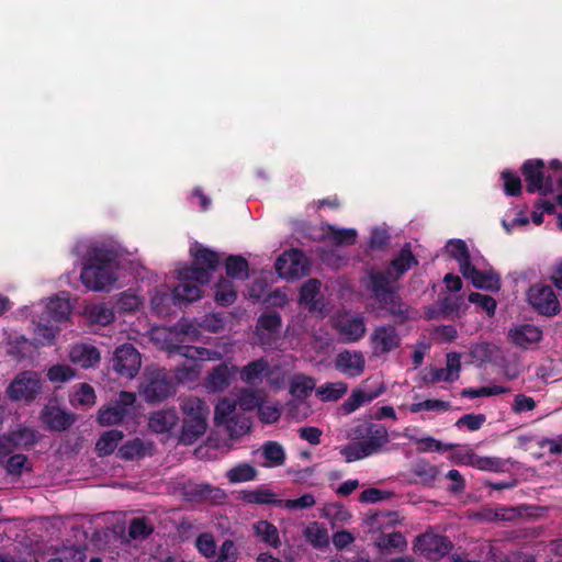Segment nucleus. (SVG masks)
<instances>
[{"mask_svg": "<svg viewBox=\"0 0 562 562\" xmlns=\"http://www.w3.org/2000/svg\"><path fill=\"white\" fill-rule=\"evenodd\" d=\"M191 266L178 269L180 283L172 291L175 303H191L202 295L201 285L209 283L211 272L220 266V255L206 247L198 246L193 251Z\"/></svg>", "mask_w": 562, "mask_h": 562, "instance_id": "obj_1", "label": "nucleus"}, {"mask_svg": "<svg viewBox=\"0 0 562 562\" xmlns=\"http://www.w3.org/2000/svg\"><path fill=\"white\" fill-rule=\"evenodd\" d=\"M397 282L391 271L371 269L368 274L366 289L378 302L379 307L385 311L395 324L402 325L411 318V307L403 302L392 283Z\"/></svg>", "mask_w": 562, "mask_h": 562, "instance_id": "obj_2", "label": "nucleus"}, {"mask_svg": "<svg viewBox=\"0 0 562 562\" xmlns=\"http://www.w3.org/2000/svg\"><path fill=\"white\" fill-rule=\"evenodd\" d=\"M119 258L114 248H94L81 270V282L93 291H109L116 281Z\"/></svg>", "mask_w": 562, "mask_h": 562, "instance_id": "obj_3", "label": "nucleus"}, {"mask_svg": "<svg viewBox=\"0 0 562 562\" xmlns=\"http://www.w3.org/2000/svg\"><path fill=\"white\" fill-rule=\"evenodd\" d=\"M355 435L360 440L348 443L340 451L347 462L358 461L379 453L383 446L390 441L386 427L373 423L358 426L355 429Z\"/></svg>", "mask_w": 562, "mask_h": 562, "instance_id": "obj_4", "label": "nucleus"}, {"mask_svg": "<svg viewBox=\"0 0 562 562\" xmlns=\"http://www.w3.org/2000/svg\"><path fill=\"white\" fill-rule=\"evenodd\" d=\"M168 352L170 355L183 357L188 360L187 363H183L176 369L173 378L177 379L179 383L193 381L198 378L202 368L198 360H217L221 357L220 352L215 350L183 344H170L168 346Z\"/></svg>", "mask_w": 562, "mask_h": 562, "instance_id": "obj_5", "label": "nucleus"}, {"mask_svg": "<svg viewBox=\"0 0 562 562\" xmlns=\"http://www.w3.org/2000/svg\"><path fill=\"white\" fill-rule=\"evenodd\" d=\"M546 164L542 159H527L520 167L528 193L547 196L554 192L553 176L544 173Z\"/></svg>", "mask_w": 562, "mask_h": 562, "instance_id": "obj_6", "label": "nucleus"}, {"mask_svg": "<svg viewBox=\"0 0 562 562\" xmlns=\"http://www.w3.org/2000/svg\"><path fill=\"white\" fill-rule=\"evenodd\" d=\"M43 386L41 375L32 370L18 373L7 387V396L14 402L31 403L35 401Z\"/></svg>", "mask_w": 562, "mask_h": 562, "instance_id": "obj_7", "label": "nucleus"}, {"mask_svg": "<svg viewBox=\"0 0 562 562\" xmlns=\"http://www.w3.org/2000/svg\"><path fill=\"white\" fill-rule=\"evenodd\" d=\"M175 391V378L166 369L158 368L146 372L143 394L148 403L161 402Z\"/></svg>", "mask_w": 562, "mask_h": 562, "instance_id": "obj_8", "label": "nucleus"}, {"mask_svg": "<svg viewBox=\"0 0 562 562\" xmlns=\"http://www.w3.org/2000/svg\"><path fill=\"white\" fill-rule=\"evenodd\" d=\"M274 269L281 278L294 280L308 274L310 262L301 249L292 248L278 257Z\"/></svg>", "mask_w": 562, "mask_h": 562, "instance_id": "obj_9", "label": "nucleus"}, {"mask_svg": "<svg viewBox=\"0 0 562 562\" xmlns=\"http://www.w3.org/2000/svg\"><path fill=\"white\" fill-rule=\"evenodd\" d=\"M135 402L136 395L134 393L121 391L114 401L99 409V424L101 426H111L122 423L131 414V408Z\"/></svg>", "mask_w": 562, "mask_h": 562, "instance_id": "obj_10", "label": "nucleus"}, {"mask_svg": "<svg viewBox=\"0 0 562 562\" xmlns=\"http://www.w3.org/2000/svg\"><path fill=\"white\" fill-rule=\"evenodd\" d=\"M142 366V357L132 344L119 346L112 358V368L121 376L133 379Z\"/></svg>", "mask_w": 562, "mask_h": 562, "instance_id": "obj_11", "label": "nucleus"}, {"mask_svg": "<svg viewBox=\"0 0 562 562\" xmlns=\"http://www.w3.org/2000/svg\"><path fill=\"white\" fill-rule=\"evenodd\" d=\"M528 301L541 315L554 316L560 312L559 300L550 285H532L528 291Z\"/></svg>", "mask_w": 562, "mask_h": 562, "instance_id": "obj_12", "label": "nucleus"}, {"mask_svg": "<svg viewBox=\"0 0 562 562\" xmlns=\"http://www.w3.org/2000/svg\"><path fill=\"white\" fill-rule=\"evenodd\" d=\"M416 547L429 560H438L450 552L452 542L447 536L425 532L417 537Z\"/></svg>", "mask_w": 562, "mask_h": 562, "instance_id": "obj_13", "label": "nucleus"}, {"mask_svg": "<svg viewBox=\"0 0 562 562\" xmlns=\"http://www.w3.org/2000/svg\"><path fill=\"white\" fill-rule=\"evenodd\" d=\"M370 340L375 356L389 353L401 346V337L393 325L378 326Z\"/></svg>", "mask_w": 562, "mask_h": 562, "instance_id": "obj_14", "label": "nucleus"}, {"mask_svg": "<svg viewBox=\"0 0 562 562\" xmlns=\"http://www.w3.org/2000/svg\"><path fill=\"white\" fill-rule=\"evenodd\" d=\"M334 328L346 344L359 341L367 331L364 317L360 314L336 321Z\"/></svg>", "mask_w": 562, "mask_h": 562, "instance_id": "obj_15", "label": "nucleus"}, {"mask_svg": "<svg viewBox=\"0 0 562 562\" xmlns=\"http://www.w3.org/2000/svg\"><path fill=\"white\" fill-rule=\"evenodd\" d=\"M335 368L349 378H356L363 373L366 359L361 351L344 350L336 356Z\"/></svg>", "mask_w": 562, "mask_h": 562, "instance_id": "obj_16", "label": "nucleus"}, {"mask_svg": "<svg viewBox=\"0 0 562 562\" xmlns=\"http://www.w3.org/2000/svg\"><path fill=\"white\" fill-rule=\"evenodd\" d=\"M75 415L58 406H46L42 412V420L52 431H65L75 423Z\"/></svg>", "mask_w": 562, "mask_h": 562, "instance_id": "obj_17", "label": "nucleus"}, {"mask_svg": "<svg viewBox=\"0 0 562 562\" xmlns=\"http://www.w3.org/2000/svg\"><path fill=\"white\" fill-rule=\"evenodd\" d=\"M236 368L222 362L214 367L207 374L204 386L209 392L217 393L227 389Z\"/></svg>", "mask_w": 562, "mask_h": 562, "instance_id": "obj_18", "label": "nucleus"}, {"mask_svg": "<svg viewBox=\"0 0 562 562\" xmlns=\"http://www.w3.org/2000/svg\"><path fill=\"white\" fill-rule=\"evenodd\" d=\"M508 337L520 348H528L542 339V330L532 324H520L509 329Z\"/></svg>", "mask_w": 562, "mask_h": 562, "instance_id": "obj_19", "label": "nucleus"}, {"mask_svg": "<svg viewBox=\"0 0 562 562\" xmlns=\"http://www.w3.org/2000/svg\"><path fill=\"white\" fill-rule=\"evenodd\" d=\"M179 424V416L175 408L154 412L148 419V427L156 434L171 432Z\"/></svg>", "mask_w": 562, "mask_h": 562, "instance_id": "obj_20", "label": "nucleus"}, {"mask_svg": "<svg viewBox=\"0 0 562 562\" xmlns=\"http://www.w3.org/2000/svg\"><path fill=\"white\" fill-rule=\"evenodd\" d=\"M69 359L81 368H93L100 362V352L92 345L77 344L70 349Z\"/></svg>", "mask_w": 562, "mask_h": 562, "instance_id": "obj_21", "label": "nucleus"}, {"mask_svg": "<svg viewBox=\"0 0 562 562\" xmlns=\"http://www.w3.org/2000/svg\"><path fill=\"white\" fill-rule=\"evenodd\" d=\"M207 428V417L183 418L179 441L183 445H193L202 437Z\"/></svg>", "mask_w": 562, "mask_h": 562, "instance_id": "obj_22", "label": "nucleus"}, {"mask_svg": "<svg viewBox=\"0 0 562 562\" xmlns=\"http://www.w3.org/2000/svg\"><path fill=\"white\" fill-rule=\"evenodd\" d=\"M237 403L231 398L224 397L218 401L215 406L214 412V420L217 425H225L226 428L231 431V435H238L235 431L234 427L236 425L235 420V409Z\"/></svg>", "mask_w": 562, "mask_h": 562, "instance_id": "obj_23", "label": "nucleus"}, {"mask_svg": "<svg viewBox=\"0 0 562 562\" xmlns=\"http://www.w3.org/2000/svg\"><path fill=\"white\" fill-rule=\"evenodd\" d=\"M71 313V305L68 297L56 295L50 297L46 304L44 316L47 317L48 323H61L68 319Z\"/></svg>", "mask_w": 562, "mask_h": 562, "instance_id": "obj_24", "label": "nucleus"}, {"mask_svg": "<svg viewBox=\"0 0 562 562\" xmlns=\"http://www.w3.org/2000/svg\"><path fill=\"white\" fill-rule=\"evenodd\" d=\"M238 498L246 504L255 505H281L274 492L269 488L258 487L256 490H244L239 492Z\"/></svg>", "mask_w": 562, "mask_h": 562, "instance_id": "obj_25", "label": "nucleus"}, {"mask_svg": "<svg viewBox=\"0 0 562 562\" xmlns=\"http://www.w3.org/2000/svg\"><path fill=\"white\" fill-rule=\"evenodd\" d=\"M418 260L413 255L409 247H403L398 255L391 260L389 267L386 268L391 271L395 280H400L412 267L417 266Z\"/></svg>", "mask_w": 562, "mask_h": 562, "instance_id": "obj_26", "label": "nucleus"}, {"mask_svg": "<svg viewBox=\"0 0 562 562\" xmlns=\"http://www.w3.org/2000/svg\"><path fill=\"white\" fill-rule=\"evenodd\" d=\"M268 369L269 363L263 358L250 361L240 370V379L247 384L255 385L262 380Z\"/></svg>", "mask_w": 562, "mask_h": 562, "instance_id": "obj_27", "label": "nucleus"}, {"mask_svg": "<svg viewBox=\"0 0 562 562\" xmlns=\"http://www.w3.org/2000/svg\"><path fill=\"white\" fill-rule=\"evenodd\" d=\"M375 546L381 551H403L407 547L405 537L400 531L381 533L374 540Z\"/></svg>", "mask_w": 562, "mask_h": 562, "instance_id": "obj_28", "label": "nucleus"}, {"mask_svg": "<svg viewBox=\"0 0 562 562\" xmlns=\"http://www.w3.org/2000/svg\"><path fill=\"white\" fill-rule=\"evenodd\" d=\"M184 495L191 502H203L216 499L220 495H223V491L210 484L202 483L187 486Z\"/></svg>", "mask_w": 562, "mask_h": 562, "instance_id": "obj_29", "label": "nucleus"}, {"mask_svg": "<svg viewBox=\"0 0 562 562\" xmlns=\"http://www.w3.org/2000/svg\"><path fill=\"white\" fill-rule=\"evenodd\" d=\"M237 299V291L233 281L221 278L215 283L214 300L221 306H229Z\"/></svg>", "mask_w": 562, "mask_h": 562, "instance_id": "obj_30", "label": "nucleus"}, {"mask_svg": "<svg viewBox=\"0 0 562 562\" xmlns=\"http://www.w3.org/2000/svg\"><path fill=\"white\" fill-rule=\"evenodd\" d=\"M400 521L397 512L378 510L368 515L366 522L370 529L385 530Z\"/></svg>", "mask_w": 562, "mask_h": 562, "instance_id": "obj_31", "label": "nucleus"}, {"mask_svg": "<svg viewBox=\"0 0 562 562\" xmlns=\"http://www.w3.org/2000/svg\"><path fill=\"white\" fill-rule=\"evenodd\" d=\"M464 463L482 471L502 472L505 470L506 461L497 457H480L475 453L467 456Z\"/></svg>", "mask_w": 562, "mask_h": 562, "instance_id": "obj_32", "label": "nucleus"}, {"mask_svg": "<svg viewBox=\"0 0 562 562\" xmlns=\"http://www.w3.org/2000/svg\"><path fill=\"white\" fill-rule=\"evenodd\" d=\"M261 454L265 459L263 467L266 468L280 467L285 461V451L277 441L265 442L261 447Z\"/></svg>", "mask_w": 562, "mask_h": 562, "instance_id": "obj_33", "label": "nucleus"}, {"mask_svg": "<svg viewBox=\"0 0 562 562\" xmlns=\"http://www.w3.org/2000/svg\"><path fill=\"white\" fill-rule=\"evenodd\" d=\"M281 326L282 318L280 313L276 311L266 312L258 317L256 333L260 337V340L263 341V331H267L268 334H277L279 333Z\"/></svg>", "mask_w": 562, "mask_h": 562, "instance_id": "obj_34", "label": "nucleus"}, {"mask_svg": "<svg viewBox=\"0 0 562 562\" xmlns=\"http://www.w3.org/2000/svg\"><path fill=\"white\" fill-rule=\"evenodd\" d=\"M180 408L184 418L209 417L210 414L207 404L196 396H187L182 398L180 402Z\"/></svg>", "mask_w": 562, "mask_h": 562, "instance_id": "obj_35", "label": "nucleus"}, {"mask_svg": "<svg viewBox=\"0 0 562 562\" xmlns=\"http://www.w3.org/2000/svg\"><path fill=\"white\" fill-rule=\"evenodd\" d=\"M304 537L315 549H324L329 546L327 528L316 521L305 528Z\"/></svg>", "mask_w": 562, "mask_h": 562, "instance_id": "obj_36", "label": "nucleus"}, {"mask_svg": "<svg viewBox=\"0 0 562 562\" xmlns=\"http://www.w3.org/2000/svg\"><path fill=\"white\" fill-rule=\"evenodd\" d=\"M123 437V431L117 429L105 431L95 443L99 456L105 457L113 453Z\"/></svg>", "mask_w": 562, "mask_h": 562, "instance_id": "obj_37", "label": "nucleus"}, {"mask_svg": "<svg viewBox=\"0 0 562 562\" xmlns=\"http://www.w3.org/2000/svg\"><path fill=\"white\" fill-rule=\"evenodd\" d=\"M472 284L476 289L497 292L501 289V278L493 271H474Z\"/></svg>", "mask_w": 562, "mask_h": 562, "instance_id": "obj_38", "label": "nucleus"}, {"mask_svg": "<svg viewBox=\"0 0 562 562\" xmlns=\"http://www.w3.org/2000/svg\"><path fill=\"white\" fill-rule=\"evenodd\" d=\"M258 470L249 463H238L226 472L227 480L233 483L249 482L256 480Z\"/></svg>", "mask_w": 562, "mask_h": 562, "instance_id": "obj_39", "label": "nucleus"}, {"mask_svg": "<svg viewBox=\"0 0 562 562\" xmlns=\"http://www.w3.org/2000/svg\"><path fill=\"white\" fill-rule=\"evenodd\" d=\"M381 392L382 390L371 393H364L360 389H355L351 392L350 396L342 403V409L347 414L353 413L364 403H369L376 398L381 394Z\"/></svg>", "mask_w": 562, "mask_h": 562, "instance_id": "obj_40", "label": "nucleus"}, {"mask_svg": "<svg viewBox=\"0 0 562 562\" xmlns=\"http://www.w3.org/2000/svg\"><path fill=\"white\" fill-rule=\"evenodd\" d=\"M315 387V380L304 374H295L290 382V393L295 398H306Z\"/></svg>", "mask_w": 562, "mask_h": 562, "instance_id": "obj_41", "label": "nucleus"}, {"mask_svg": "<svg viewBox=\"0 0 562 562\" xmlns=\"http://www.w3.org/2000/svg\"><path fill=\"white\" fill-rule=\"evenodd\" d=\"M226 273L232 279L248 278V261L240 255H231L225 261Z\"/></svg>", "mask_w": 562, "mask_h": 562, "instance_id": "obj_42", "label": "nucleus"}, {"mask_svg": "<svg viewBox=\"0 0 562 562\" xmlns=\"http://www.w3.org/2000/svg\"><path fill=\"white\" fill-rule=\"evenodd\" d=\"M348 391V385L345 382L325 383L317 387L316 395L323 402H336L341 398Z\"/></svg>", "mask_w": 562, "mask_h": 562, "instance_id": "obj_43", "label": "nucleus"}, {"mask_svg": "<svg viewBox=\"0 0 562 562\" xmlns=\"http://www.w3.org/2000/svg\"><path fill=\"white\" fill-rule=\"evenodd\" d=\"M255 533L261 538L265 543L271 547L280 546V538L277 527L268 520H260L254 525Z\"/></svg>", "mask_w": 562, "mask_h": 562, "instance_id": "obj_44", "label": "nucleus"}, {"mask_svg": "<svg viewBox=\"0 0 562 562\" xmlns=\"http://www.w3.org/2000/svg\"><path fill=\"white\" fill-rule=\"evenodd\" d=\"M57 324L58 323H54V321H50L48 323L47 317H45L44 315L41 316L35 334L42 345L54 344V339L59 331V327L57 326Z\"/></svg>", "mask_w": 562, "mask_h": 562, "instance_id": "obj_45", "label": "nucleus"}, {"mask_svg": "<svg viewBox=\"0 0 562 562\" xmlns=\"http://www.w3.org/2000/svg\"><path fill=\"white\" fill-rule=\"evenodd\" d=\"M263 392L260 390L244 389L240 391L237 404L243 411L259 408L263 402Z\"/></svg>", "mask_w": 562, "mask_h": 562, "instance_id": "obj_46", "label": "nucleus"}, {"mask_svg": "<svg viewBox=\"0 0 562 562\" xmlns=\"http://www.w3.org/2000/svg\"><path fill=\"white\" fill-rule=\"evenodd\" d=\"M117 456L124 460H137L145 457V447L139 438L126 441L119 449Z\"/></svg>", "mask_w": 562, "mask_h": 562, "instance_id": "obj_47", "label": "nucleus"}, {"mask_svg": "<svg viewBox=\"0 0 562 562\" xmlns=\"http://www.w3.org/2000/svg\"><path fill=\"white\" fill-rule=\"evenodd\" d=\"M501 178L504 182V192L508 196H520L522 193V183L520 177L513 170L502 171Z\"/></svg>", "mask_w": 562, "mask_h": 562, "instance_id": "obj_48", "label": "nucleus"}, {"mask_svg": "<svg viewBox=\"0 0 562 562\" xmlns=\"http://www.w3.org/2000/svg\"><path fill=\"white\" fill-rule=\"evenodd\" d=\"M405 436L411 440L414 441L417 446L418 452H428V451H441V450H449L454 447V445H448L446 447L442 446V443L435 439L434 437H425V438H417L411 435L405 434Z\"/></svg>", "mask_w": 562, "mask_h": 562, "instance_id": "obj_49", "label": "nucleus"}, {"mask_svg": "<svg viewBox=\"0 0 562 562\" xmlns=\"http://www.w3.org/2000/svg\"><path fill=\"white\" fill-rule=\"evenodd\" d=\"M154 531L145 517H135L128 526V536L134 539H145Z\"/></svg>", "mask_w": 562, "mask_h": 562, "instance_id": "obj_50", "label": "nucleus"}, {"mask_svg": "<svg viewBox=\"0 0 562 562\" xmlns=\"http://www.w3.org/2000/svg\"><path fill=\"white\" fill-rule=\"evenodd\" d=\"M90 318L95 324L106 326L114 321L115 314H114V311L112 307L102 303V304L94 305L90 310Z\"/></svg>", "mask_w": 562, "mask_h": 562, "instance_id": "obj_51", "label": "nucleus"}, {"mask_svg": "<svg viewBox=\"0 0 562 562\" xmlns=\"http://www.w3.org/2000/svg\"><path fill=\"white\" fill-rule=\"evenodd\" d=\"M329 237L337 246L353 245L357 239V232L353 228L329 226Z\"/></svg>", "mask_w": 562, "mask_h": 562, "instance_id": "obj_52", "label": "nucleus"}, {"mask_svg": "<svg viewBox=\"0 0 562 562\" xmlns=\"http://www.w3.org/2000/svg\"><path fill=\"white\" fill-rule=\"evenodd\" d=\"M451 404L450 402L442 400H426L418 403H413L409 406V411L412 413H419L423 411H436V412H447L449 411Z\"/></svg>", "mask_w": 562, "mask_h": 562, "instance_id": "obj_53", "label": "nucleus"}, {"mask_svg": "<svg viewBox=\"0 0 562 562\" xmlns=\"http://www.w3.org/2000/svg\"><path fill=\"white\" fill-rule=\"evenodd\" d=\"M468 300L471 303L477 304L487 313L488 316H493L495 314L497 303L494 297L479 292H471Z\"/></svg>", "mask_w": 562, "mask_h": 562, "instance_id": "obj_54", "label": "nucleus"}, {"mask_svg": "<svg viewBox=\"0 0 562 562\" xmlns=\"http://www.w3.org/2000/svg\"><path fill=\"white\" fill-rule=\"evenodd\" d=\"M75 376V371L66 364H55L47 371V378L53 383H63Z\"/></svg>", "mask_w": 562, "mask_h": 562, "instance_id": "obj_55", "label": "nucleus"}, {"mask_svg": "<svg viewBox=\"0 0 562 562\" xmlns=\"http://www.w3.org/2000/svg\"><path fill=\"white\" fill-rule=\"evenodd\" d=\"M486 422L484 414H465L456 422V427H465L470 431L479 430Z\"/></svg>", "mask_w": 562, "mask_h": 562, "instance_id": "obj_56", "label": "nucleus"}, {"mask_svg": "<svg viewBox=\"0 0 562 562\" xmlns=\"http://www.w3.org/2000/svg\"><path fill=\"white\" fill-rule=\"evenodd\" d=\"M13 441L15 448L31 447L35 443V432L32 429L22 428L8 435Z\"/></svg>", "mask_w": 562, "mask_h": 562, "instance_id": "obj_57", "label": "nucleus"}, {"mask_svg": "<svg viewBox=\"0 0 562 562\" xmlns=\"http://www.w3.org/2000/svg\"><path fill=\"white\" fill-rule=\"evenodd\" d=\"M195 547L206 558L213 559L216 553V543L211 533H201L195 540Z\"/></svg>", "mask_w": 562, "mask_h": 562, "instance_id": "obj_58", "label": "nucleus"}, {"mask_svg": "<svg viewBox=\"0 0 562 562\" xmlns=\"http://www.w3.org/2000/svg\"><path fill=\"white\" fill-rule=\"evenodd\" d=\"M390 243V234L385 228L375 227L371 232L369 246L372 250H384Z\"/></svg>", "mask_w": 562, "mask_h": 562, "instance_id": "obj_59", "label": "nucleus"}, {"mask_svg": "<svg viewBox=\"0 0 562 562\" xmlns=\"http://www.w3.org/2000/svg\"><path fill=\"white\" fill-rule=\"evenodd\" d=\"M236 561V548L235 543L226 539L220 547L218 553L213 557L210 562H235Z\"/></svg>", "mask_w": 562, "mask_h": 562, "instance_id": "obj_60", "label": "nucleus"}, {"mask_svg": "<svg viewBox=\"0 0 562 562\" xmlns=\"http://www.w3.org/2000/svg\"><path fill=\"white\" fill-rule=\"evenodd\" d=\"M446 249H447L448 254L457 261L465 259L470 256L469 248H468L465 241L462 239L449 240L446 246Z\"/></svg>", "mask_w": 562, "mask_h": 562, "instance_id": "obj_61", "label": "nucleus"}, {"mask_svg": "<svg viewBox=\"0 0 562 562\" xmlns=\"http://www.w3.org/2000/svg\"><path fill=\"white\" fill-rule=\"evenodd\" d=\"M5 461V470L10 475L20 476L22 474L23 468L27 462V458L24 454H13L7 458Z\"/></svg>", "mask_w": 562, "mask_h": 562, "instance_id": "obj_62", "label": "nucleus"}, {"mask_svg": "<svg viewBox=\"0 0 562 562\" xmlns=\"http://www.w3.org/2000/svg\"><path fill=\"white\" fill-rule=\"evenodd\" d=\"M434 334L439 344L451 342L458 337V330L453 325H439L435 328Z\"/></svg>", "mask_w": 562, "mask_h": 562, "instance_id": "obj_63", "label": "nucleus"}, {"mask_svg": "<svg viewBox=\"0 0 562 562\" xmlns=\"http://www.w3.org/2000/svg\"><path fill=\"white\" fill-rule=\"evenodd\" d=\"M393 494L375 487H369L361 492L359 499L362 503H376L382 499H389Z\"/></svg>", "mask_w": 562, "mask_h": 562, "instance_id": "obj_64", "label": "nucleus"}]
</instances>
